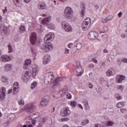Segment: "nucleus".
<instances>
[{
    "mask_svg": "<svg viewBox=\"0 0 127 127\" xmlns=\"http://www.w3.org/2000/svg\"><path fill=\"white\" fill-rule=\"evenodd\" d=\"M124 106H125V102H119L117 104V107L118 108H123Z\"/></svg>",
    "mask_w": 127,
    "mask_h": 127,
    "instance_id": "nucleus-24",
    "label": "nucleus"
},
{
    "mask_svg": "<svg viewBox=\"0 0 127 127\" xmlns=\"http://www.w3.org/2000/svg\"><path fill=\"white\" fill-rule=\"evenodd\" d=\"M121 37L122 38H125L126 37V35L125 34L121 35Z\"/></svg>",
    "mask_w": 127,
    "mask_h": 127,
    "instance_id": "nucleus-58",
    "label": "nucleus"
},
{
    "mask_svg": "<svg viewBox=\"0 0 127 127\" xmlns=\"http://www.w3.org/2000/svg\"><path fill=\"white\" fill-rule=\"evenodd\" d=\"M71 45H73V44H72V43L69 44L67 45L68 48H71Z\"/></svg>",
    "mask_w": 127,
    "mask_h": 127,
    "instance_id": "nucleus-53",
    "label": "nucleus"
},
{
    "mask_svg": "<svg viewBox=\"0 0 127 127\" xmlns=\"http://www.w3.org/2000/svg\"><path fill=\"white\" fill-rule=\"evenodd\" d=\"M122 14H123V13H122V12H120L118 13V16H119V17H121V16H122Z\"/></svg>",
    "mask_w": 127,
    "mask_h": 127,
    "instance_id": "nucleus-55",
    "label": "nucleus"
},
{
    "mask_svg": "<svg viewBox=\"0 0 127 127\" xmlns=\"http://www.w3.org/2000/svg\"><path fill=\"white\" fill-rule=\"evenodd\" d=\"M121 61H122V62H124V63H127V59H123L122 60H121Z\"/></svg>",
    "mask_w": 127,
    "mask_h": 127,
    "instance_id": "nucleus-45",
    "label": "nucleus"
},
{
    "mask_svg": "<svg viewBox=\"0 0 127 127\" xmlns=\"http://www.w3.org/2000/svg\"><path fill=\"white\" fill-rule=\"evenodd\" d=\"M31 64V61H30L29 60H26L25 62V64H24L23 68L24 69H25V70H27L25 71V72L23 73V76H22V79L24 80V81H27L28 79L29 78V73H31L29 71V67L30 66V65Z\"/></svg>",
    "mask_w": 127,
    "mask_h": 127,
    "instance_id": "nucleus-3",
    "label": "nucleus"
},
{
    "mask_svg": "<svg viewBox=\"0 0 127 127\" xmlns=\"http://www.w3.org/2000/svg\"><path fill=\"white\" fill-rule=\"evenodd\" d=\"M18 104L20 105V106H21V105L23 106V105H24V101H23V100L22 99L18 101Z\"/></svg>",
    "mask_w": 127,
    "mask_h": 127,
    "instance_id": "nucleus-39",
    "label": "nucleus"
},
{
    "mask_svg": "<svg viewBox=\"0 0 127 127\" xmlns=\"http://www.w3.org/2000/svg\"><path fill=\"white\" fill-rule=\"evenodd\" d=\"M11 60V58L9 56L3 55L1 57V61L2 62H8V61H10Z\"/></svg>",
    "mask_w": 127,
    "mask_h": 127,
    "instance_id": "nucleus-16",
    "label": "nucleus"
},
{
    "mask_svg": "<svg viewBox=\"0 0 127 127\" xmlns=\"http://www.w3.org/2000/svg\"><path fill=\"white\" fill-rule=\"evenodd\" d=\"M92 61L95 63V64H98V61L95 59H92Z\"/></svg>",
    "mask_w": 127,
    "mask_h": 127,
    "instance_id": "nucleus-48",
    "label": "nucleus"
},
{
    "mask_svg": "<svg viewBox=\"0 0 127 127\" xmlns=\"http://www.w3.org/2000/svg\"><path fill=\"white\" fill-rule=\"evenodd\" d=\"M116 98L117 100H122V99H123V97L119 94H116Z\"/></svg>",
    "mask_w": 127,
    "mask_h": 127,
    "instance_id": "nucleus-33",
    "label": "nucleus"
},
{
    "mask_svg": "<svg viewBox=\"0 0 127 127\" xmlns=\"http://www.w3.org/2000/svg\"><path fill=\"white\" fill-rule=\"evenodd\" d=\"M83 104L85 107V108H88L89 107V105L88 104V100H85L83 101Z\"/></svg>",
    "mask_w": 127,
    "mask_h": 127,
    "instance_id": "nucleus-35",
    "label": "nucleus"
},
{
    "mask_svg": "<svg viewBox=\"0 0 127 127\" xmlns=\"http://www.w3.org/2000/svg\"><path fill=\"white\" fill-rule=\"evenodd\" d=\"M37 40V36L36 33H32L30 36V42L32 45H34L36 43V41Z\"/></svg>",
    "mask_w": 127,
    "mask_h": 127,
    "instance_id": "nucleus-8",
    "label": "nucleus"
},
{
    "mask_svg": "<svg viewBox=\"0 0 127 127\" xmlns=\"http://www.w3.org/2000/svg\"><path fill=\"white\" fill-rule=\"evenodd\" d=\"M39 8L40 9H45L46 8V4L44 3H42L39 5Z\"/></svg>",
    "mask_w": 127,
    "mask_h": 127,
    "instance_id": "nucleus-25",
    "label": "nucleus"
},
{
    "mask_svg": "<svg viewBox=\"0 0 127 127\" xmlns=\"http://www.w3.org/2000/svg\"><path fill=\"white\" fill-rule=\"evenodd\" d=\"M95 7H96V9H99V8H100V7H99V5H96Z\"/></svg>",
    "mask_w": 127,
    "mask_h": 127,
    "instance_id": "nucleus-61",
    "label": "nucleus"
},
{
    "mask_svg": "<svg viewBox=\"0 0 127 127\" xmlns=\"http://www.w3.org/2000/svg\"><path fill=\"white\" fill-rule=\"evenodd\" d=\"M50 20H51V17H46L42 20V24H44V25H47L49 29H53L54 30L56 28L55 25L53 23H49Z\"/></svg>",
    "mask_w": 127,
    "mask_h": 127,
    "instance_id": "nucleus-4",
    "label": "nucleus"
},
{
    "mask_svg": "<svg viewBox=\"0 0 127 127\" xmlns=\"http://www.w3.org/2000/svg\"><path fill=\"white\" fill-rule=\"evenodd\" d=\"M103 30L104 31H108V30H109V28L107 26H104L103 28Z\"/></svg>",
    "mask_w": 127,
    "mask_h": 127,
    "instance_id": "nucleus-43",
    "label": "nucleus"
},
{
    "mask_svg": "<svg viewBox=\"0 0 127 127\" xmlns=\"http://www.w3.org/2000/svg\"><path fill=\"white\" fill-rule=\"evenodd\" d=\"M5 88L2 87L0 90V101H3L5 99Z\"/></svg>",
    "mask_w": 127,
    "mask_h": 127,
    "instance_id": "nucleus-11",
    "label": "nucleus"
},
{
    "mask_svg": "<svg viewBox=\"0 0 127 127\" xmlns=\"http://www.w3.org/2000/svg\"><path fill=\"white\" fill-rule=\"evenodd\" d=\"M91 26V18L89 17L86 18L83 21L81 24V28L82 30L87 31Z\"/></svg>",
    "mask_w": 127,
    "mask_h": 127,
    "instance_id": "nucleus-5",
    "label": "nucleus"
},
{
    "mask_svg": "<svg viewBox=\"0 0 127 127\" xmlns=\"http://www.w3.org/2000/svg\"><path fill=\"white\" fill-rule=\"evenodd\" d=\"M8 52L9 53L12 52V47H11V45H9L8 46Z\"/></svg>",
    "mask_w": 127,
    "mask_h": 127,
    "instance_id": "nucleus-37",
    "label": "nucleus"
},
{
    "mask_svg": "<svg viewBox=\"0 0 127 127\" xmlns=\"http://www.w3.org/2000/svg\"><path fill=\"white\" fill-rule=\"evenodd\" d=\"M117 88L118 90H121V91H123V89H124V86H123V85H118V86H117Z\"/></svg>",
    "mask_w": 127,
    "mask_h": 127,
    "instance_id": "nucleus-36",
    "label": "nucleus"
},
{
    "mask_svg": "<svg viewBox=\"0 0 127 127\" xmlns=\"http://www.w3.org/2000/svg\"><path fill=\"white\" fill-rule=\"evenodd\" d=\"M25 2H26V3H28L29 2L31 1V0H24Z\"/></svg>",
    "mask_w": 127,
    "mask_h": 127,
    "instance_id": "nucleus-52",
    "label": "nucleus"
},
{
    "mask_svg": "<svg viewBox=\"0 0 127 127\" xmlns=\"http://www.w3.org/2000/svg\"><path fill=\"white\" fill-rule=\"evenodd\" d=\"M103 52H104V53H108L109 52V51L107 49H104L103 50Z\"/></svg>",
    "mask_w": 127,
    "mask_h": 127,
    "instance_id": "nucleus-54",
    "label": "nucleus"
},
{
    "mask_svg": "<svg viewBox=\"0 0 127 127\" xmlns=\"http://www.w3.org/2000/svg\"><path fill=\"white\" fill-rule=\"evenodd\" d=\"M8 80V78H7V77H5L4 76L2 77V82H3V83L7 82Z\"/></svg>",
    "mask_w": 127,
    "mask_h": 127,
    "instance_id": "nucleus-34",
    "label": "nucleus"
},
{
    "mask_svg": "<svg viewBox=\"0 0 127 127\" xmlns=\"http://www.w3.org/2000/svg\"><path fill=\"white\" fill-rule=\"evenodd\" d=\"M33 72V77L35 78L36 76V73L38 72V68L37 67H33L32 69Z\"/></svg>",
    "mask_w": 127,
    "mask_h": 127,
    "instance_id": "nucleus-20",
    "label": "nucleus"
},
{
    "mask_svg": "<svg viewBox=\"0 0 127 127\" xmlns=\"http://www.w3.org/2000/svg\"><path fill=\"white\" fill-rule=\"evenodd\" d=\"M19 29L21 32H25V26L22 25L19 27Z\"/></svg>",
    "mask_w": 127,
    "mask_h": 127,
    "instance_id": "nucleus-29",
    "label": "nucleus"
},
{
    "mask_svg": "<svg viewBox=\"0 0 127 127\" xmlns=\"http://www.w3.org/2000/svg\"><path fill=\"white\" fill-rule=\"evenodd\" d=\"M76 47L77 50H80L82 48V44L81 43H78L76 44Z\"/></svg>",
    "mask_w": 127,
    "mask_h": 127,
    "instance_id": "nucleus-32",
    "label": "nucleus"
},
{
    "mask_svg": "<svg viewBox=\"0 0 127 127\" xmlns=\"http://www.w3.org/2000/svg\"><path fill=\"white\" fill-rule=\"evenodd\" d=\"M113 125L114 122L112 121H108L106 123V126H107V127H112L113 126Z\"/></svg>",
    "mask_w": 127,
    "mask_h": 127,
    "instance_id": "nucleus-27",
    "label": "nucleus"
},
{
    "mask_svg": "<svg viewBox=\"0 0 127 127\" xmlns=\"http://www.w3.org/2000/svg\"><path fill=\"white\" fill-rule=\"evenodd\" d=\"M3 32L5 35H7L9 33V29L7 27H4L3 29Z\"/></svg>",
    "mask_w": 127,
    "mask_h": 127,
    "instance_id": "nucleus-22",
    "label": "nucleus"
},
{
    "mask_svg": "<svg viewBox=\"0 0 127 127\" xmlns=\"http://www.w3.org/2000/svg\"><path fill=\"white\" fill-rule=\"evenodd\" d=\"M53 72L51 71L48 72L45 75L44 82L45 84H46V85H48V84L51 85V84H52V89H55L56 88H58L60 86V83L59 82L63 81L64 79L63 77H59L56 79L55 80L53 81Z\"/></svg>",
    "mask_w": 127,
    "mask_h": 127,
    "instance_id": "nucleus-1",
    "label": "nucleus"
},
{
    "mask_svg": "<svg viewBox=\"0 0 127 127\" xmlns=\"http://www.w3.org/2000/svg\"><path fill=\"white\" fill-rule=\"evenodd\" d=\"M7 68H11V64H6L5 65V68L7 69Z\"/></svg>",
    "mask_w": 127,
    "mask_h": 127,
    "instance_id": "nucleus-44",
    "label": "nucleus"
},
{
    "mask_svg": "<svg viewBox=\"0 0 127 127\" xmlns=\"http://www.w3.org/2000/svg\"><path fill=\"white\" fill-rule=\"evenodd\" d=\"M49 62H50V56L49 55H46L44 57L43 63L44 65H46V64H48Z\"/></svg>",
    "mask_w": 127,
    "mask_h": 127,
    "instance_id": "nucleus-14",
    "label": "nucleus"
},
{
    "mask_svg": "<svg viewBox=\"0 0 127 127\" xmlns=\"http://www.w3.org/2000/svg\"><path fill=\"white\" fill-rule=\"evenodd\" d=\"M89 68H94V64H90Z\"/></svg>",
    "mask_w": 127,
    "mask_h": 127,
    "instance_id": "nucleus-56",
    "label": "nucleus"
},
{
    "mask_svg": "<svg viewBox=\"0 0 127 127\" xmlns=\"http://www.w3.org/2000/svg\"><path fill=\"white\" fill-rule=\"evenodd\" d=\"M88 86L89 89H93V87H94V86H93V84H90Z\"/></svg>",
    "mask_w": 127,
    "mask_h": 127,
    "instance_id": "nucleus-49",
    "label": "nucleus"
},
{
    "mask_svg": "<svg viewBox=\"0 0 127 127\" xmlns=\"http://www.w3.org/2000/svg\"><path fill=\"white\" fill-rule=\"evenodd\" d=\"M78 107L79 108H80V109H81V110H83V107L82 106V105H81V104H78Z\"/></svg>",
    "mask_w": 127,
    "mask_h": 127,
    "instance_id": "nucleus-59",
    "label": "nucleus"
},
{
    "mask_svg": "<svg viewBox=\"0 0 127 127\" xmlns=\"http://www.w3.org/2000/svg\"><path fill=\"white\" fill-rule=\"evenodd\" d=\"M83 5V7L81 9L80 12V14H81V17H83L84 16V14L85 13V10L86 9V7H85V4H82Z\"/></svg>",
    "mask_w": 127,
    "mask_h": 127,
    "instance_id": "nucleus-23",
    "label": "nucleus"
},
{
    "mask_svg": "<svg viewBox=\"0 0 127 127\" xmlns=\"http://www.w3.org/2000/svg\"><path fill=\"white\" fill-rule=\"evenodd\" d=\"M7 11V7H5V9L3 10V13H4Z\"/></svg>",
    "mask_w": 127,
    "mask_h": 127,
    "instance_id": "nucleus-51",
    "label": "nucleus"
},
{
    "mask_svg": "<svg viewBox=\"0 0 127 127\" xmlns=\"http://www.w3.org/2000/svg\"><path fill=\"white\" fill-rule=\"evenodd\" d=\"M28 127H33V126H32V125H29Z\"/></svg>",
    "mask_w": 127,
    "mask_h": 127,
    "instance_id": "nucleus-64",
    "label": "nucleus"
},
{
    "mask_svg": "<svg viewBox=\"0 0 127 127\" xmlns=\"http://www.w3.org/2000/svg\"><path fill=\"white\" fill-rule=\"evenodd\" d=\"M59 93L62 96L66 95L68 93V87H67V86H64L63 90H60Z\"/></svg>",
    "mask_w": 127,
    "mask_h": 127,
    "instance_id": "nucleus-15",
    "label": "nucleus"
},
{
    "mask_svg": "<svg viewBox=\"0 0 127 127\" xmlns=\"http://www.w3.org/2000/svg\"><path fill=\"white\" fill-rule=\"evenodd\" d=\"M126 111H127V109H126L122 108L120 109L121 113H123V114H125Z\"/></svg>",
    "mask_w": 127,
    "mask_h": 127,
    "instance_id": "nucleus-40",
    "label": "nucleus"
},
{
    "mask_svg": "<svg viewBox=\"0 0 127 127\" xmlns=\"http://www.w3.org/2000/svg\"><path fill=\"white\" fill-rule=\"evenodd\" d=\"M106 82V80H105V78L104 77H101L100 78V84H103Z\"/></svg>",
    "mask_w": 127,
    "mask_h": 127,
    "instance_id": "nucleus-38",
    "label": "nucleus"
},
{
    "mask_svg": "<svg viewBox=\"0 0 127 127\" xmlns=\"http://www.w3.org/2000/svg\"><path fill=\"white\" fill-rule=\"evenodd\" d=\"M16 2H17V3H19V0H15Z\"/></svg>",
    "mask_w": 127,
    "mask_h": 127,
    "instance_id": "nucleus-63",
    "label": "nucleus"
},
{
    "mask_svg": "<svg viewBox=\"0 0 127 127\" xmlns=\"http://www.w3.org/2000/svg\"><path fill=\"white\" fill-rule=\"evenodd\" d=\"M94 127H102V126H101V124H96L95 125Z\"/></svg>",
    "mask_w": 127,
    "mask_h": 127,
    "instance_id": "nucleus-46",
    "label": "nucleus"
},
{
    "mask_svg": "<svg viewBox=\"0 0 127 127\" xmlns=\"http://www.w3.org/2000/svg\"><path fill=\"white\" fill-rule=\"evenodd\" d=\"M75 70L77 72V76L78 77L82 75V67H76Z\"/></svg>",
    "mask_w": 127,
    "mask_h": 127,
    "instance_id": "nucleus-19",
    "label": "nucleus"
},
{
    "mask_svg": "<svg viewBox=\"0 0 127 127\" xmlns=\"http://www.w3.org/2000/svg\"><path fill=\"white\" fill-rule=\"evenodd\" d=\"M49 103V97H44L41 99L40 102L41 106L42 107H45L47 106Z\"/></svg>",
    "mask_w": 127,
    "mask_h": 127,
    "instance_id": "nucleus-10",
    "label": "nucleus"
},
{
    "mask_svg": "<svg viewBox=\"0 0 127 127\" xmlns=\"http://www.w3.org/2000/svg\"><path fill=\"white\" fill-rule=\"evenodd\" d=\"M19 90V87H18V82H14L13 86V92L14 94H17Z\"/></svg>",
    "mask_w": 127,
    "mask_h": 127,
    "instance_id": "nucleus-13",
    "label": "nucleus"
},
{
    "mask_svg": "<svg viewBox=\"0 0 127 127\" xmlns=\"http://www.w3.org/2000/svg\"><path fill=\"white\" fill-rule=\"evenodd\" d=\"M54 37V33H49L45 36L44 40L45 44L40 45V48L42 50H43L44 52H48L53 49V46L50 43L53 41Z\"/></svg>",
    "mask_w": 127,
    "mask_h": 127,
    "instance_id": "nucleus-2",
    "label": "nucleus"
},
{
    "mask_svg": "<svg viewBox=\"0 0 127 127\" xmlns=\"http://www.w3.org/2000/svg\"><path fill=\"white\" fill-rule=\"evenodd\" d=\"M125 125L126 127H127V120L125 121Z\"/></svg>",
    "mask_w": 127,
    "mask_h": 127,
    "instance_id": "nucleus-62",
    "label": "nucleus"
},
{
    "mask_svg": "<svg viewBox=\"0 0 127 127\" xmlns=\"http://www.w3.org/2000/svg\"><path fill=\"white\" fill-rule=\"evenodd\" d=\"M112 18H113V16H109L107 18H106V19H103L102 20V22L103 23H106L107 21H109V20H112Z\"/></svg>",
    "mask_w": 127,
    "mask_h": 127,
    "instance_id": "nucleus-21",
    "label": "nucleus"
},
{
    "mask_svg": "<svg viewBox=\"0 0 127 127\" xmlns=\"http://www.w3.org/2000/svg\"><path fill=\"white\" fill-rule=\"evenodd\" d=\"M32 124L33 126H35V124H36V120L32 121Z\"/></svg>",
    "mask_w": 127,
    "mask_h": 127,
    "instance_id": "nucleus-50",
    "label": "nucleus"
},
{
    "mask_svg": "<svg viewBox=\"0 0 127 127\" xmlns=\"http://www.w3.org/2000/svg\"><path fill=\"white\" fill-rule=\"evenodd\" d=\"M54 111H55V108L54 107H53L52 110H51L52 113H53V112H54Z\"/></svg>",
    "mask_w": 127,
    "mask_h": 127,
    "instance_id": "nucleus-60",
    "label": "nucleus"
},
{
    "mask_svg": "<svg viewBox=\"0 0 127 127\" xmlns=\"http://www.w3.org/2000/svg\"><path fill=\"white\" fill-rule=\"evenodd\" d=\"M23 109L26 113H33L36 110V106L33 103H29L24 106Z\"/></svg>",
    "mask_w": 127,
    "mask_h": 127,
    "instance_id": "nucleus-6",
    "label": "nucleus"
},
{
    "mask_svg": "<svg viewBox=\"0 0 127 127\" xmlns=\"http://www.w3.org/2000/svg\"><path fill=\"white\" fill-rule=\"evenodd\" d=\"M63 27L66 32H71L72 30V27L69 24H64Z\"/></svg>",
    "mask_w": 127,
    "mask_h": 127,
    "instance_id": "nucleus-18",
    "label": "nucleus"
},
{
    "mask_svg": "<svg viewBox=\"0 0 127 127\" xmlns=\"http://www.w3.org/2000/svg\"><path fill=\"white\" fill-rule=\"evenodd\" d=\"M99 34L94 31H91L89 32L88 37L89 39H96L98 37Z\"/></svg>",
    "mask_w": 127,
    "mask_h": 127,
    "instance_id": "nucleus-9",
    "label": "nucleus"
},
{
    "mask_svg": "<svg viewBox=\"0 0 127 127\" xmlns=\"http://www.w3.org/2000/svg\"><path fill=\"white\" fill-rule=\"evenodd\" d=\"M69 53V50L68 49H65L64 51V54H68Z\"/></svg>",
    "mask_w": 127,
    "mask_h": 127,
    "instance_id": "nucleus-47",
    "label": "nucleus"
},
{
    "mask_svg": "<svg viewBox=\"0 0 127 127\" xmlns=\"http://www.w3.org/2000/svg\"><path fill=\"white\" fill-rule=\"evenodd\" d=\"M106 74L107 76H112L113 72H112V70L109 69L106 72Z\"/></svg>",
    "mask_w": 127,
    "mask_h": 127,
    "instance_id": "nucleus-31",
    "label": "nucleus"
},
{
    "mask_svg": "<svg viewBox=\"0 0 127 127\" xmlns=\"http://www.w3.org/2000/svg\"><path fill=\"white\" fill-rule=\"evenodd\" d=\"M66 98L67 99H69L70 100V99H71L72 96H71V94L68 93L66 95Z\"/></svg>",
    "mask_w": 127,
    "mask_h": 127,
    "instance_id": "nucleus-41",
    "label": "nucleus"
},
{
    "mask_svg": "<svg viewBox=\"0 0 127 127\" xmlns=\"http://www.w3.org/2000/svg\"><path fill=\"white\" fill-rule=\"evenodd\" d=\"M70 113V110L67 107H64V111L61 113V115L63 117H66V116H69Z\"/></svg>",
    "mask_w": 127,
    "mask_h": 127,
    "instance_id": "nucleus-12",
    "label": "nucleus"
},
{
    "mask_svg": "<svg viewBox=\"0 0 127 127\" xmlns=\"http://www.w3.org/2000/svg\"><path fill=\"white\" fill-rule=\"evenodd\" d=\"M11 92H12V89H9L8 91V94H10V93H11Z\"/></svg>",
    "mask_w": 127,
    "mask_h": 127,
    "instance_id": "nucleus-57",
    "label": "nucleus"
},
{
    "mask_svg": "<svg viewBox=\"0 0 127 127\" xmlns=\"http://www.w3.org/2000/svg\"><path fill=\"white\" fill-rule=\"evenodd\" d=\"M64 16L66 18L70 19L73 16V10L70 7H67L64 11Z\"/></svg>",
    "mask_w": 127,
    "mask_h": 127,
    "instance_id": "nucleus-7",
    "label": "nucleus"
},
{
    "mask_svg": "<svg viewBox=\"0 0 127 127\" xmlns=\"http://www.w3.org/2000/svg\"><path fill=\"white\" fill-rule=\"evenodd\" d=\"M116 79L118 81V83H122L123 81L126 79V76L123 75H118Z\"/></svg>",
    "mask_w": 127,
    "mask_h": 127,
    "instance_id": "nucleus-17",
    "label": "nucleus"
},
{
    "mask_svg": "<svg viewBox=\"0 0 127 127\" xmlns=\"http://www.w3.org/2000/svg\"><path fill=\"white\" fill-rule=\"evenodd\" d=\"M76 105H77V102L75 101H71L70 103V105L71 106V108H75Z\"/></svg>",
    "mask_w": 127,
    "mask_h": 127,
    "instance_id": "nucleus-26",
    "label": "nucleus"
},
{
    "mask_svg": "<svg viewBox=\"0 0 127 127\" xmlns=\"http://www.w3.org/2000/svg\"><path fill=\"white\" fill-rule=\"evenodd\" d=\"M82 126H85L87 125V124H89V120L86 119L83 120V121L82 122Z\"/></svg>",
    "mask_w": 127,
    "mask_h": 127,
    "instance_id": "nucleus-30",
    "label": "nucleus"
},
{
    "mask_svg": "<svg viewBox=\"0 0 127 127\" xmlns=\"http://www.w3.org/2000/svg\"><path fill=\"white\" fill-rule=\"evenodd\" d=\"M76 67H81L79 61L76 62Z\"/></svg>",
    "mask_w": 127,
    "mask_h": 127,
    "instance_id": "nucleus-42",
    "label": "nucleus"
},
{
    "mask_svg": "<svg viewBox=\"0 0 127 127\" xmlns=\"http://www.w3.org/2000/svg\"><path fill=\"white\" fill-rule=\"evenodd\" d=\"M36 86H37V82L36 81L33 82L31 84V89H34Z\"/></svg>",
    "mask_w": 127,
    "mask_h": 127,
    "instance_id": "nucleus-28",
    "label": "nucleus"
}]
</instances>
